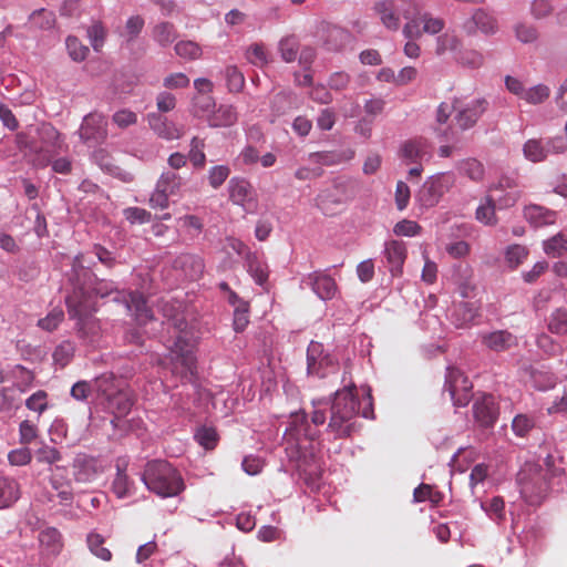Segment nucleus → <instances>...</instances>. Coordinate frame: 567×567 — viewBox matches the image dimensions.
<instances>
[{
	"label": "nucleus",
	"instance_id": "nucleus-63",
	"mask_svg": "<svg viewBox=\"0 0 567 567\" xmlns=\"http://www.w3.org/2000/svg\"><path fill=\"white\" fill-rule=\"evenodd\" d=\"M91 45L95 51H100L106 38V30L101 22H94L87 29Z\"/></svg>",
	"mask_w": 567,
	"mask_h": 567
},
{
	"label": "nucleus",
	"instance_id": "nucleus-40",
	"mask_svg": "<svg viewBox=\"0 0 567 567\" xmlns=\"http://www.w3.org/2000/svg\"><path fill=\"white\" fill-rule=\"evenodd\" d=\"M547 328L554 334H567V310L564 308L554 310L547 319Z\"/></svg>",
	"mask_w": 567,
	"mask_h": 567
},
{
	"label": "nucleus",
	"instance_id": "nucleus-10",
	"mask_svg": "<svg viewBox=\"0 0 567 567\" xmlns=\"http://www.w3.org/2000/svg\"><path fill=\"white\" fill-rule=\"evenodd\" d=\"M454 184L455 176L453 173L447 172L433 175L422 185L417 194V200L424 207H433Z\"/></svg>",
	"mask_w": 567,
	"mask_h": 567
},
{
	"label": "nucleus",
	"instance_id": "nucleus-25",
	"mask_svg": "<svg viewBox=\"0 0 567 567\" xmlns=\"http://www.w3.org/2000/svg\"><path fill=\"white\" fill-rule=\"evenodd\" d=\"M157 309L165 319L172 322L178 332H183L187 326L182 313V303L176 300L159 299Z\"/></svg>",
	"mask_w": 567,
	"mask_h": 567
},
{
	"label": "nucleus",
	"instance_id": "nucleus-38",
	"mask_svg": "<svg viewBox=\"0 0 567 567\" xmlns=\"http://www.w3.org/2000/svg\"><path fill=\"white\" fill-rule=\"evenodd\" d=\"M183 178L173 171L163 172L156 183L162 192H166L171 196L177 195L183 186Z\"/></svg>",
	"mask_w": 567,
	"mask_h": 567
},
{
	"label": "nucleus",
	"instance_id": "nucleus-9",
	"mask_svg": "<svg viewBox=\"0 0 567 567\" xmlns=\"http://www.w3.org/2000/svg\"><path fill=\"white\" fill-rule=\"evenodd\" d=\"M445 28V20L434 17L431 12H421L416 4V13L408 21L402 32L408 39H420L424 33L435 35Z\"/></svg>",
	"mask_w": 567,
	"mask_h": 567
},
{
	"label": "nucleus",
	"instance_id": "nucleus-14",
	"mask_svg": "<svg viewBox=\"0 0 567 567\" xmlns=\"http://www.w3.org/2000/svg\"><path fill=\"white\" fill-rule=\"evenodd\" d=\"M472 383L464 373L454 367L447 369L445 390L450 393L455 406H465L472 399Z\"/></svg>",
	"mask_w": 567,
	"mask_h": 567
},
{
	"label": "nucleus",
	"instance_id": "nucleus-8",
	"mask_svg": "<svg viewBox=\"0 0 567 567\" xmlns=\"http://www.w3.org/2000/svg\"><path fill=\"white\" fill-rule=\"evenodd\" d=\"M228 199L247 214H256L259 208L258 193L245 177H231L227 184Z\"/></svg>",
	"mask_w": 567,
	"mask_h": 567
},
{
	"label": "nucleus",
	"instance_id": "nucleus-19",
	"mask_svg": "<svg viewBox=\"0 0 567 567\" xmlns=\"http://www.w3.org/2000/svg\"><path fill=\"white\" fill-rule=\"evenodd\" d=\"M303 282L310 286L313 292L322 300L332 299L338 289L336 280L324 271L309 274Z\"/></svg>",
	"mask_w": 567,
	"mask_h": 567
},
{
	"label": "nucleus",
	"instance_id": "nucleus-45",
	"mask_svg": "<svg viewBox=\"0 0 567 567\" xmlns=\"http://www.w3.org/2000/svg\"><path fill=\"white\" fill-rule=\"evenodd\" d=\"M495 207V198L493 196H487L485 204H482L476 209V219L486 225H495L497 223Z\"/></svg>",
	"mask_w": 567,
	"mask_h": 567
},
{
	"label": "nucleus",
	"instance_id": "nucleus-43",
	"mask_svg": "<svg viewBox=\"0 0 567 567\" xmlns=\"http://www.w3.org/2000/svg\"><path fill=\"white\" fill-rule=\"evenodd\" d=\"M248 272L252 276L256 284L264 285L268 279V270L265 264L258 260L257 255L252 252L245 260Z\"/></svg>",
	"mask_w": 567,
	"mask_h": 567
},
{
	"label": "nucleus",
	"instance_id": "nucleus-13",
	"mask_svg": "<svg viewBox=\"0 0 567 567\" xmlns=\"http://www.w3.org/2000/svg\"><path fill=\"white\" fill-rule=\"evenodd\" d=\"M338 362L330 354L323 352V346L320 342L311 341L307 349V372L309 375L320 379L336 373Z\"/></svg>",
	"mask_w": 567,
	"mask_h": 567
},
{
	"label": "nucleus",
	"instance_id": "nucleus-3",
	"mask_svg": "<svg viewBox=\"0 0 567 567\" xmlns=\"http://www.w3.org/2000/svg\"><path fill=\"white\" fill-rule=\"evenodd\" d=\"M557 470L549 462L544 465L525 463L517 474V483L523 499L530 506H539L548 497L551 480Z\"/></svg>",
	"mask_w": 567,
	"mask_h": 567
},
{
	"label": "nucleus",
	"instance_id": "nucleus-35",
	"mask_svg": "<svg viewBox=\"0 0 567 567\" xmlns=\"http://www.w3.org/2000/svg\"><path fill=\"white\" fill-rule=\"evenodd\" d=\"M480 307L475 302H460L454 310L455 324L458 328L471 323L478 316Z\"/></svg>",
	"mask_w": 567,
	"mask_h": 567
},
{
	"label": "nucleus",
	"instance_id": "nucleus-51",
	"mask_svg": "<svg viewBox=\"0 0 567 567\" xmlns=\"http://www.w3.org/2000/svg\"><path fill=\"white\" fill-rule=\"evenodd\" d=\"M550 95V89L545 84H537L529 87L524 93V99L528 104H540L545 102Z\"/></svg>",
	"mask_w": 567,
	"mask_h": 567
},
{
	"label": "nucleus",
	"instance_id": "nucleus-22",
	"mask_svg": "<svg viewBox=\"0 0 567 567\" xmlns=\"http://www.w3.org/2000/svg\"><path fill=\"white\" fill-rule=\"evenodd\" d=\"M475 420L485 427L492 426L497 419V409L495 406L494 396L484 394L477 399L473 405Z\"/></svg>",
	"mask_w": 567,
	"mask_h": 567
},
{
	"label": "nucleus",
	"instance_id": "nucleus-18",
	"mask_svg": "<svg viewBox=\"0 0 567 567\" xmlns=\"http://www.w3.org/2000/svg\"><path fill=\"white\" fill-rule=\"evenodd\" d=\"M147 122L153 132L158 137L166 141L178 140L185 134L183 126H178L158 113H150L147 115Z\"/></svg>",
	"mask_w": 567,
	"mask_h": 567
},
{
	"label": "nucleus",
	"instance_id": "nucleus-56",
	"mask_svg": "<svg viewBox=\"0 0 567 567\" xmlns=\"http://www.w3.org/2000/svg\"><path fill=\"white\" fill-rule=\"evenodd\" d=\"M39 435L37 423L24 420L19 425V440L23 445L31 444Z\"/></svg>",
	"mask_w": 567,
	"mask_h": 567
},
{
	"label": "nucleus",
	"instance_id": "nucleus-44",
	"mask_svg": "<svg viewBox=\"0 0 567 567\" xmlns=\"http://www.w3.org/2000/svg\"><path fill=\"white\" fill-rule=\"evenodd\" d=\"M104 538L100 534H90L87 536V545L91 553L97 558L109 561L112 558V553L104 546Z\"/></svg>",
	"mask_w": 567,
	"mask_h": 567
},
{
	"label": "nucleus",
	"instance_id": "nucleus-21",
	"mask_svg": "<svg viewBox=\"0 0 567 567\" xmlns=\"http://www.w3.org/2000/svg\"><path fill=\"white\" fill-rule=\"evenodd\" d=\"M384 256L388 268L393 277L403 272V265L406 259V246L400 240H390L384 245Z\"/></svg>",
	"mask_w": 567,
	"mask_h": 567
},
{
	"label": "nucleus",
	"instance_id": "nucleus-59",
	"mask_svg": "<svg viewBox=\"0 0 567 567\" xmlns=\"http://www.w3.org/2000/svg\"><path fill=\"white\" fill-rule=\"evenodd\" d=\"M249 323V305L240 301L234 310V329L237 332L244 331Z\"/></svg>",
	"mask_w": 567,
	"mask_h": 567
},
{
	"label": "nucleus",
	"instance_id": "nucleus-39",
	"mask_svg": "<svg viewBox=\"0 0 567 567\" xmlns=\"http://www.w3.org/2000/svg\"><path fill=\"white\" fill-rule=\"evenodd\" d=\"M206 146L205 140L198 136H194L190 140L189 152L187 158L196 169H202L206 165V154L204 152Z\"/></svg>",
	"mask_w": 567,
	"mask_h": 567
},
{
	"label": "nucleus",
	"instance_id": "nucleus-34",
	"mask_svg": "<svg viewBox=\"0 0 567 567\" xmlns=\"http://www.w3.org/2000/svg\"><path fill=\"white\" fill-rule=\"evenodd\" d=\"M207 121L212 127H228L237 122V113L231 105H220L208 115Z\"/></svg>",
	"mask_w": 567,
	"mask_h": 567
},
{
	"label": "nucleus",
	"instance_id": "nucleus-6",
	"mask_svg": "<svg viewBox=\"0 0 567 567\" xmlns=\"http://www.w3.org/2000/svg\"><path fill=\"white\" fill-rule=\"evenodd\" d=\"M70 281L73 285V289L78 286H84L92 295L93 300L96 303V297H106L113 290H115L114 285L105 281H96L94 274L90 270L89 267L84 265V256L82 254L78 255L73 259L72 269L70 274Z\"/></svg>",
	"mask_w": 567,
	"mask_h": 567
},
{
	"label": "nucleus",
	"instance_id": "nucleus-49",
	"mask_svg": "<svg viewBox=\"0 0 567 567\" xmlns=\"http://www.w3.org/2000/svg\"><path fill=\"white\" fill-rule=\"evenodd\" d=\"M352 156H353V152H351V154L348 157H344L342 154L334 153V152H317V153H311L309 155V158L313 163H317L320 165H326V166H331V165L340 164L342 161L349 159Z\"/></svg>",
	"mask_w": 567,
	"mask_h": 567
},
{
	"label": "nucleus",
	"instance_id": "nucleus-5",
	"mask_svg": "<svg viewBox=\"0 0 567 567\" xmlns=\"http://www.w3.org/2000/svg\"><path fill=\"white\" fill-rule=\"evenodd\" d=\"M35 132L37 137L25 143V146L35 155L33 158L34 165L45 167L61 152L63 141L58 130L50 123H42Z\"/></svg>",
	"mask_w": 567,
	"mask_h": 567
},
{
	"label": "nucleus",
	"instance_id": "nucleus-31",
	"mask_svg": "<svg viewBox=\"0 0 567 567\" xmlns=\"http://www.w3.org/2000/svg\"><path fill=\"white\" fill-rule=\"evenodd\" d=\"M127 465L126 460L120 458L116 461V476L112 483V491L117 498H124L131 495L133 482L126 474Z\"/></svg>",
	"mask_w": 567,
	"mask_h": 567
},
{
	"label": "nucleus",
	"instance_id": "nucleus-29",
	"mask_svg": "<svg viewBox=\"0 0 567 567\" xmlns=\"http://www.w3.org/2000/svg\"><path fill=\"white\" fill-rule=\"evenodd\" d=\"M41 550L51 556H56L63 548V539L61 533L54 527H47L39 533L38 536Z\"/></svg>",
	"mask_w": 567,
	"mask_h": 567
},
{
	"label": "nucleus",
	"instance_id": "nucleus-48",
	"mask_svg": "<svg viewBox=\"0 0 567 567\" xmlns=\"http://www.w3.org/2000/svg\"><path fill=\"white\" fill-rule=\"evenodd\" d=\"M75 347L71 341L61 342L53 351V361L55 364L64 368L72 359Z\"/></svg>",
	"mask_w": 567,
	"mask_h": 567
},
{
	"label": "nucleus",
	"instance_id": "nucleus-37",
	"mask_svg": "<svg viewBox=\"0 0 567 567\" xmlns=\"http://www.w3.org/2000/svg\"><path fill=\"white\" fill-rule=\"evenodd\" d=\"M523 153L526 159L533 163H539L547 158L549 151H547L542 140L530 138L525 142Z\"/></svg>",
	"mask_w": 567,
	"mask_h": 567
},
{
	"label": "nucleus",
	"instance_id": "nucleus-61",
	"mask_svg": "<svg viewBox=\"0 0 567 567\" xmlns=\"http://www.w3.org/2000/svg\"><path fill=\"white\" fill-rule=\"evenodd\" d=\"M227 85L230 92H239L245 85V78L237 66L230 65L225 71Z\"/></svg>",
	"mask_w": 567,
	"mask_h": 567
},
{
	"label": "nucleus",
	"instance_id": "nucleus-23",
	"mask_svg": "<svg viewBox=\"0 0 567 567\" xmlns=\"http://www.w3.org/2000/svg\"><path fill=\"white\" fill-rule=\"evenodd\" d=\"M104 410L121 419L127 415L133 406V399L128 390L125 388L117 394L110 396L106 401H101Z\"/></svg>",
	"mask_w": 567,
	"mask_h": 567
},
{
	"label": "nucleus",
	"instance_id": "nucleus-4",
	"mask_svg": "<svg viewBox=\"0 0 567 567\" xmlns=\"http://www.w3.org/2000/svg\"><path fill=\"white\" fill-rule=\"evenodd\" d=\"M142 481L151 492L163 498L177 496L185 489L179 472L163 460L147 462Z\"/></svg>",
	"mask_w": 567,
	"mask_h": 567
},
{
	"label": "nucleus",
	"instance_id": "nucleus-1",
	"mask_svg": "<svg viewBox=\"0 0 567 567\" xmlns=\"http://www.w3.org/2000/svg\"><path fill=\"white\" fill-rule=\"evenodd\" d=\"M327 412H329V422L327 431L333 434L334 439H346L352 435L357 430V415L359 414V399L354 384L338 390L333 400L328 408V403L323 401L313 402V411L311 413V423L308 415L301 411L291 415L289 430L297 440L305 437L315 441L319 437V430L316 427L323 425L327 421Z\"/></svg>",
	"mask_w": 567,
	"mask_h": 567
},
{
	"label": "nucleus",
	"instance_id": "nucleus-7",
	"mask_svg": "<svg viewBox=\"0 0 567 567\" xmlns=\"http://www.w3.org/2000/svg\"><path fill=\"white\" fill-rule=\"evenodd\" d=\"M374 11L386 29L396 31L400 28V16L410 21L416 13V1L383 0L374 4Z\"/></svg>",
	"mask_w": 567,
	"mask_h": 567
},
{
	"label": "nucleus",
	"instance_id": "nucleus-46",
	"mask_svg": "<svg viewBox=\"0 0 567 567\" xmlns=\"http://www.w3.org/2000/svg\"><path fill=\"white\" fill-rule=\"evenodd\" d=\"M567 250V240L561 234H557L544 241V251L546 255L557 258Z\"/></svg>",
	"mask_w": 567,
	"mask_h": 567
},
{
	"label": "nucleus",
	"instance_id": "nucleus-41",
	"mask_svg": "<svg viewBox=\"0 0 567 567\" xmlns=\"http://www.w3.org/2000/svg\"><path fill=\"white\" fill-rule=\"evenodd\" d=\"M461 44L460 38L454 31H446L436 38L435 54L443 55L449 51H455Z\"/></svg>",
	"mask_w": 567,
	"mask_h": 567
},
{
	"label": "nucleus",
	"instance_id": "nucleus-62",
	"mask_svg": "<svg viewBox=\"0 0 567 567\" xmlns=\"http://www.w3.org/2000/svg\"><path fill=\"white\" fill-rule=\"evenodd\" d=\"M25 406L41 415L48 409V393L43 390L37 391L27 399Z\"/></svg>",
	"mask_w": 567,
	"mask_h": 567
},
{
	"label": "nucleus",
	"instance_id": "nucleus-11",
	"mask_svg": "<svg viewBox=\"0 0 567 567\" xmlns=\"http://www.w3.org/2000/svg\"><path fill=\"white\" fill-rule=\"evenodd\" d=\"M171 361L173 373L181 374L182 379L190 380L196 372V358L193 346L181 334L176 338L171 350Z\"/></svg>",
	"mask_w": 567,
	"mask_h": 567
},
{
	"label": "nucleus",
	"instance_id": "nucleus-57",
	"mask_svg": "<svg viewBox=\"0 0 567 567\" xmlns=\"http://www.w3.org/2000/svg\"><path fill=\"white\" fill-rule=\"evenodd\" d=\"M65 44L72 60L81 62L87 56L89 48L83 45L78 38L72 35L68 37Z\"/></svg>",
	"mask_w": 567,
	"mask_h": 567
},
{
	"label": "nucleus",
	"instance_id": "nucleus-60",
	"mask_svg": "<svg viewBox=\"0 0 567 567\" xmlns=\"http://www.w3.org/2000/svg\"><path fill=\"white\" fill-rule=\"evenodd\" d=\"M484 511L495 520H503L505 518V503L501 496L493 497L488 503L482 504Z\"/></svg>",
	"mask_w": 567,
	"mask_h": 567
},
{
	"label": "nucleus",
	"instance_id": "nucleus-2",
	"mask_svg": "<svg viewBox=\"0 0 567 567\" xmlns=\"http://www.w3.org/2000/svg\"><path fill=\"white\" fill-rule=\"evenodd\" d=\"M65 305L70 319L76 321V336L86 343L97 340L101 326L94 317L96 307L93 295L84 286H78L66 296Z\"/></svg>",
	"mask_w": 567,
	"mask_h": 567
},
{
	"label": "nucleus",
	"instance_id": "nucleus-15",
	"mask_svg": "<svg viewBox=\"0 0 567 567\" xmlns=\"http://www.w3.org/2000/svg\"><path fill=\"white\" fill-rule=\"evenodd\" d=\"M79 134L89 146L102 144L107 136L105 117L100 113H90L83 118Z\"/></svg>",
	"mask_w": 567,
	"mask_h": 567
},
{
	"label": "nucleus",
	"instance_id": "nucleus-30",
	"mask_svg": "<svg viewBox=\"0 0 567 567\" xmlns=\"http://www.w3.org/2000/svg\"><path fill=\"white\" fill-rule=\"evenodd\" d=\"M343 204L337 186L322 189L316 197V206L324 214L332 215Z\"/></svg>",
	"mask_w": 567,
	"mask_h": 567
},
{
	"label": "nucleus",
	"instance_id": "nucleus-36",
	"mask_svg": "<svg viewBox=\"0 0 567 567\" xmlns=\"http://www.w3.org/2000/svg\"><path fill=\"white\" fill-rule=\"evenodd\" d=\"M152 37L159 45L167 47L176 40L177 31L173 23L163 21L153 28Z\"/></svg>",
	"mask_w": 567,
	"mask_h": 567
},
{
	"label": "nucleus",
	"instance_id": "nucleus-16",
	"mask_svg": "<svg viewBox=\"0 0 567 567\" xmlns=\"http://www.w3.org/2000/svg\"><path fill=\"white\" fill-rule=\"evenodd\" d=\"M104 466L101 462L86 454H79L73 462V476L79 483L93 482L101 473H103Z\"/></svg>",
	"mask_w": 567,
	"mask_h": 567
},
{
	"label": "nucleus",
	"instance_id": "nucleus-52",
	"mask_svg": "<svg viewBox=\"0 0 567 567\" xmlns=\"http://www.w3.org/2000/svg\"><path fill=\"white\" fill-rule=\"evenodd\" d=\"M279 51L285 62H293L298 55L299 43L293 37H287L279 42Z\"/></svg>",
	"mask_w": 567,
	"mask_h": 567
},
{
	"label": "nucleus",
	"instance_id": "nucleus-17",
	"mask_svg": "<svg viewBox=\"0 0 567 567\" xmlns=\"http://www.w3.org/2000/svg\"><path fill=\"white\" fill-rule=\"evenodd\" d=\"M463 30L472 35L477 31L484 34H494L498 30L497 19L484 9H477L472 17L463 23Z\"/></svg>",
	"mask_w": 567,
	"mask_h": 567
},
{
	"label": "nucleus",
	"instance_id": "nucleus-24",
	"mask_svg": "<svg viewBox=\"0 0 567 567\" xmlns=\"http://www.w3.org/2000/svg\"><path fill=\"white\" fill-rule=\"evenodd\" d=\"M173 267L181 270L189 280H197L204 274V262L198 256L192 254H182L174 262Z\"/></svg>",
	"mask_w": 567,
	"mask_h": 567
},
{
	"label": "nucleus",
	"instance_id": "nucleus-55",
	"mask_svg": "<svg viewBox=\"0 0 567 567\" xmlns=\"http://www.w3.org/2000/svg\"><path fill=\"white\" fill-rule=\"evenodd\" d=\"M175 52L178 56L189 60H196L202 55L200 47L193 41H179L175 45Z\"/></svg>",
	"mask_w": 567,
	"mask_h": 567
},
{
	"label": "nucleus",
	"instance_id": "nucleus-27",
	"mask_svg": "<svg viewBox=\"0 0 567 567\" xmlns=\"http://www.w3.org/2000/svg\"><path fill=\"white\" fill-rule=\"evenodd\" d=\"M401 155L412 163L429 158L431 156L430 143L423 137L409 140L401 146Z\"/></svg>",
	"mask_w": 567,
	"mask_h": 567
},
{
	"label": "nucleus",
	"instance_id": "nucleus-64",
	"mask_svg": "<svg viewBox=\"0 0 567 567\" xmlns=\"http://www.w3.org/2000/svg\"><path fill=\"white\" fill-rule=\"evenodd\" d=\"M528 256V249L522 245H512L506 250V260L511 267L516 268Z\"/></svg>",
	"mask_w": 567,
	"mask_h": 567
},
{
	"label": "nucleus",
	"instance_id": "nucleus-33",
	"mask_svg": "<svg viewBox=\"0 0 567 567\" xmlns=\"http://www.w3.org/2000/svg\"><path fill=\"white\" fill-rule=\"evenodd\" d=\"M20 497V486L14 478L0 475V508H6Z\"/></svg>",
	"mask_w": 567,
	"mask_h": 567
},
{
	"label": "nucleus",
	"instance_id": "nucleus-32",
	"mask_svg": "<svg viewBox=\"0 0 567 567\" xmlns=\"http://www.w3.org/2000/svg\"><path fill=\"white\" fill-rule=\"evenodd\" d=\"M525 218L535 227L553 225L556 221V212L538 205H529L524 209Z\"/></svg>",
	"mask_w": 567,
	"mask_h": 567
},
{
	"label": "nucleus",
	"instance_id": "nucleus-53",
	"mask_svg": "<svg viewBox=\"0 0 567 567\" xmlns=\"http://www.w3.org/2000/svg\"><path fill=\"white\" fill-rule=\"evenodd\" d=\"M230 175V168L227 165H216L208 171V184L212 188L218 189Z\"/></svg>",
	"mask_w": 567,
	"mask_h": 567
},
{
	"label": "nucleus",
	"instance_id": "nucleus-20",
	"mask_svg": "<svg viewBox=\"0 0 567 567\" xmlns=\"http://www.w3.org/2000/svg\"><path fill=\"white\" fill-rule=\"evenodd\" d=\"M481 342L484 347L494 352H504L514 347H517L518 339L508 330H495L492 332L483 333Z\"/></svg>",
	"mask_w": 567,
	"mask_h": 567
},
{
	"label": "nucleus",
	"instance_id": "nucleus-42",
	"mask_svg": "<svg viewBox=\"0 0 567 567\" xmlns=\"http://www.w3.org/2000/svg\"><path fill=\"white\" fill-rule=\"evenodd\" d=\"M458 171L474 182H481L485 174L483 164L475 158H466L460 162Z\"/></svg>",
	"mask_w": 567,
	"mask_h": 567
},
{
	"label": "nucleus",
	"instance_id": "nucleus-54",
	"mask_svg": "<svg viewBox=\"0 0 567 567\" xmlns=\"http://www.w3.org/2000/svg\"><path fill=\"white\" fill-rule=\"evenodd\" d=\"M62 455L59 450L50 445H43L35 452V460L38 463L48 464L52 467L55 463L61 461Z\"/></svg>",
	"mask_w": 567,
	"mask_h": 567
},
{
	"label": "nucleus",
	"instance_id": "nucleus-50",
	"mask_svg": "<svg viewBox=\"0 0 567 567\" xmlns=\"http://www.w3.org/2000/svg\"><path fill=\"white\" fill-rule=\"evenodd\" d=\"M457 62L470 69H478L484 63V56L476 50L466 49L458 53L456 58Z\"/></svg>",
	"mask_w": 567,
	"mask_h": 567
},
{
	"label": "nucleus",
	"instance_id": "nucleus-26",
	"mask_svg": "<svg viewBox=\"0 0 567 567\" xmlns=\"http://www.w3.org/2000/svg\"><path fill=\"white\" fill-rule=\"evenodd\" d=\"M122 380L112 373H104L94 380L93 389L101 401H106L110 396L117 394L124 389Z\"/></svg>",
	"mask_w": 567,
	"mask_h": 567
},
{
	"label": "nucleus",
	"instance_id": "nucleus-58",
	"mask_svg": "<svg viewBox=\"0 0 567 567\" xmlns=\"http://www.w3.org/2000/svg\"><path fill=\"white\" fill-rule=\"evenodd\" d=\"M54 21L55 19L53 12L45 9L34 11L30 16L31 25L39 29H50L53 27Z\"/></svg>",
	"mask_w": 567,
	"mask_h": 567
},
{
	"label": "nucleus",
	"instance_id": "nucleus-12",
	"mask_svg": "<svg viewBox=\"0 0 567 567\" xmlns=\"http://www.w3.org/2000/svg\"><path fill=\"white\" fill-rule=\"evenodd\" d=\"M488 103L485 99H474L464 103L460 99H454L453 123L461 132L475 126L480 117L486 112Z\"/></svg>",
	"mask_w": 567,
	"mask_h": 567
},
{
	"label": "nucleus",
	"instance_id": "nucleus-28",
	"mask_svg": "<svg viewBox=\"0 0 567 567\" xmlns=\"http://www.w3.org/2000/svg\"><path fill=\"white\" fill-rule=\"evenodd\" d=\"M125 299L127 309L133 312L136 321L140 324H146L153 320L154 315L152 309L147 306V301L140 292H130Z\"/></svg>",
	"mask_w": 567,
	"mask_h": 567
},
{
	"label": "nucleus",
	"instance_id": "nucleus-47",
	"mask_svg": "<svg viewBox=\"0 0 567 567\" xmlns=\"http://www.w3.org/2000/svg\"><path fill=\"white\" fill-rule=\"evenodd\" d=\"M63 320L64 311L61 308H53L44 318L39 319L38 327L52 332L58 329Z\"/></svg>",
	"mask_w": 567,
	"mask_h": 567
}]
</instances>
